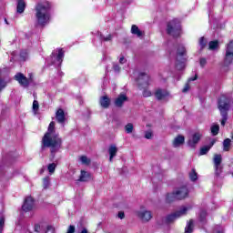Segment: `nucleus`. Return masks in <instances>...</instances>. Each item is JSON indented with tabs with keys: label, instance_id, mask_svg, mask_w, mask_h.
Wrapping results in <instances>:
<instances>
[{
	"label": "nucleus",
	"instance_id": "1",
	"mask_svg": "<svg viewBox=\"0 0 233 233\" xmlns=\"http://www.w3.org/2000/svg\"><path fill=\"white\" fill-rule=\"evenodd\" d=\"M56 133V122L51 121L47 132L45 133L44 137H42V150H45V148H50V154L51 157H56V154L61 150L63 147V138L59 137V134Z\"/></svg>",
	"mask_w": 233,
	"mask_h": 233
},
{
	"label": "nucleus",
	"instance_id": "2",
	"mask_svg": "<svg viewBox=\"0 0 233 233\" xmlns=\"http://www.w3.org/2000/svg\"><path fill=\"white\" fill-rule=\"evenodd\" d=\"M35 10L36 12L35 17L38 25L40 26H46L48 21H50V10H52V4L46 1L43 3H38Z\"/></svg>",
	"mask_w": 233,
	"mask_h": 233
},
{
	"label": "nucleus",
	"instance_id": "3",
	"mask_svg": "<svg viewBox=\"0 0 233 233\" xmlns=\"http://www.w3.org/2000/svg\"><path fill=\"white\" fill-rule=\"evenodd\" d=\"M230 98L227 95H221L218 99V108L222 117L220 123L221 127L227 125L228 121V111L230 110Z\"/></svg>",
	"mask_w": 233,
	"mask_h": 233
},
{
	"label": "nucleus",
	"instance_id": "4",
	"mask_svg": "<svg viewBox=\"0 0 233 233\" xmlns=\"http://www.w3.org/2000/svg\"><path fill=\"white\" fill-rule=\"evenodd\" d=\"M137 83L140 90L144 89L143 97H150L152 96V92L147 89L150 85V76H148V74L143 72L139 73Z\"/></svg>",
	"mask_w": 233,
	"mask_h": 233
},
{
	"label": "nucleus",
	"instance_id": "5",
	"mask_svg": "<svg viewBox=\"0 0 233 233\" xmlns=\"http://www.w3.org/2000/svg\"><path fill=\"white\" fill-rule=\"evenodd\" d=\"M166 32L167 35H172L177 39V37H181V21L177 18H173L172 20L167 23Z\"/></svg>",
	"mask_w": 233,
	"mask_h": 233
},
{
	"label": "nucleus",
	"instance_id": "6",
	"mask_svg": "<svg viewBox=\"0 0 233 233\" xmlns=\"http://www.w3.org/2000/svg\"><path fill=\"white\" fill-rule=\"evenodd\" d=\"M188 208L187 207L182 208L180 210L175 211L174 213L168 214L165 218V223L167 225H170L176 221V219H179L181 216H185Z\"/></svg>",
	"mask_w": 233,
	"mask_h": 233
},
{
	"label": "nucleus",
	"instance_id": "7",
	"mask_svg": "<svg viewBox=\"0 0 233 233\" xmlns=\"http://www.w3.org/2000/svg\"><path fill=\"white\" fill-rule=\"evenodd\" d=\"M175 194L177 201H183V199H187V198H188V194H190V191L188 190V187H187V186H182L177 188Z\"/></svg>",
	"mask_w": 233,
	"mask_h": 233
},
{
	"label": "nucleus",
	"instance_id": "8",
	"mask_svg": "<svg viewBox=\"0 0 233 233\" xmlns=\"http://www.w3.org/2000/svg\"><path fill=\"white\" fill-rule=\"evenodd\" d=\"M203 137V135L199 132H196L192 135V138L187 140V147H190V148H196L198 143L201 141V138Z\"/></svg>",
	"mask_w": 233,
	"mask_h": 233
},
{
	"label": "nucleus",
	"instance_id": "9",
	"mask_svg": "<svg viewBox=\"0 0 233 233\" xmlns=\"http://www.w3.org/2000/svg\"><path fill=\"white\" fill-rule=\"evenodd\" d=\"M34 209V198L26 197L22 205V210L24 212H30Z\"/></svg>",
	"mask_w": 233,
	"mask_h": 233
},
{
	"label": "nucleus",
	"instance_id": "10",
	"mask_svg": "<svg viewBox=\"0 0 233 233\" xmlns=\"http://www.w3.org/2000/svg\"><path fill=\"white\" fill-rule=\"evenodd\" d=\"M15 79L19 83V85H21V86H24L25 88H28L30 85V81L27 79L26 76H25L23 73H17L15 76Z\"/></svg>",
	"mask_w": 233,
	"mask_h": 233
},
{
	"label": "nucleus",
	"instance_id": "11",
	"mask_svg": "<svg viewBox=\"0 0 233 233\" xmlns=\"http://www.w3.org/2000/svg\"><path fill=\"white\" fill-rule=\"evenodd\" d=\"M168 96H170V93L167 89L158 88L155 92V97L157 101H163V99L168 97Z\"/></svg>",
	"mask_w": 233,
	"mask_h": 233
},
{
	"label": "nucleus",
	"instance_id": "12",
	"mask_svg": "<svg viewBox=\"0 0 233 233\" xmlns=\"http://www.w3.org/2000/svg\"><path fill=\"white\" fill-rule=\"evenodd\" d=\"M137 217L141 219V221L147 223L152 219V212L148 210L138 211Z\"/></svg>",
	"mask_w": 233,
	"mask_h": 233
},
{
	"label": "nucleus",
	"instance_id": "13",
	"mask_svg": "<svg viewBox=\"0 0 233 233\" xmlns=\"http://www.w3.org/2000/svg\"><path fill=\"white\" fill-rule=\"evenodd\" d=\"M125 101H128V96L125 94H120L116 99H115V106H117V108H121L123 105H125Z\"/></svg>",
	"mask_w": 233,
	"mask_h": 233
},
{
	"label": "nucleus",
	"instance_id": "14",
	"mask_svg": "<svg viewBox=\"0 0 233 233\" xmlns=\"http://www.w3.org/2000/svg\"><path fill=\"white\" fill-rule=\"evenodd\" d=\"M56 119L57 123H60V124H63L66 121V116L65 115V110H63V108H59L56 112Z\"/></svg>",
	"mask_w": 233,
	"mask_h": 233
},
{
	"label": "nucleus",
	"instance_id": "15",
	"mask_svg": "<svg viewBox=\"0 0 233 233\" xmlns=\"http://www.w3.org/2000/svg\"><path fill=\"white\" fill-rule=\"evenodd\" d=\"M92 175H90V173L85 170H81L80 177L76 181L79 183H86L87 181H90Z\"/></svg>",
	"mask_w": 233,
	"mask_h": 233
},
{
	"label": "nucleus",
	"instance_id": "16",
	"mask_svg": "<svg viewBox=\"0 0 233 233\" xmlns=\"http://www.w3.org/2000/svg\"><path fill=\"white\" fill-rule=\"evenodd\" d=\"M187 56V48L183 45H178L177 47V58L182 59Z\"/></svg>",
	"mask_w": 233,
	"mask_h": 233
},
{
	"label": "nucleus",
	"instance_id": "17",
	"mask_svg": "<svg viewBox=\"0 0 233 233\" xmlns=\"http://www.w3.org/2000/svg\"><path fill=\"white\" fill-rule=\"evenodd\" d=\"M108 152H109V161L110 163H112V161H114V157L117 156V147H116V145L109 146Z\"/></svg>",
	"mask_w": 233,
	"mask_h": 233
},
{
	"label": "nucleus",
	"instance_id": "18",
	"mask_svg": "<svg viewBox=\"0 0 233 233\" xmlns=\"http://www.w3.org/2000/svg\"><path fill=\"white\" fill-rule=\"evenodd\" d=\"M99 103L102 108H108L110 106V97L108 96H103L100 97Z\"/></svg>",
	"mask_w": 233,
	"mask_h": 233
},
{
	"label": "nucleus",
	"instance_id": "19",
	"mask_svg": "<svg viewBox=\"0 0 233 233\" xmlns=\"http://www.w3.org/2000/svg\"><path fill=\"white\" fill-rule=\"evenodd\" d=\"M26 8V2L25 0H17L16 12L17 14H23Z\"/></svg>",
	"mask_w": 233,
	"mask_h": 233
},
{
	"label": "nucleus",
	"instance_id": "20",
	"mask_svg": "<svg viewBox=\"0 0 233 233\" xmlns=\"http://www.w3.org/2000/svg\"><path fill=\"white\" fill-rule=\"evenodd\" d=\"M223 163V157L221 154H215L213 156V165L214 167H219Z\"/></svg>",
	"mask_w": 233,
	"mask_h": 233
},
{
	"label": "nucleus",
	"instance_id": "21",
	"mask_svg": "<svg viewBox=\"0 0 233 233\" xmlns=\"http://www.w3.org/2000/svg\"><path fill=\"white\" fill-rule=\"evenodd\" d=\"M185 143V137L183 135H177V137L173 140L174 147H180Z\"/></svg>",
	"mask_w": 233,
	"mask_h": 233
},
{
	"label": "nucleus",
	"instance_id": "22",
	"mask_svg": "<svg viewBox=\"0 0 233 233\" xmlns=\"http://www.w3.org/2000/svg\"><path fill=\"white\" fill-rule=\"evenodd\" d=\"M207 216H208V213L205 209H201L198 214V219L203 225H207Z\"/></svg>",
	"mask_w": 233,
	"mask_h": 233
},
{
	"label": "nucleus",
	"instance_id": "23",
	"mask_svg": "<svg viewBox=\"0 0 233 233\" xmlns=\"http://www.w3.org/2000/svg\"><path fill=\"white\" fill-rule=\"evenodd\" d=\"M174 201H177L176 191H173L172 193H167L166 195V203H174Z\"/></svg>",
	"mask_w": 233,
	"mask_h": 233
},
{
	"label": "nucleus",
	"instance_id": "24",
	"mask_svg": "<svg viewBox=\"0 0 233 233\" xmlns=\"http://www.w3.org/2000/svg\"><path fill=\"white\" fill-rule=\"evenodd\" d=\"M185 61H187L186 58H177V62L175 65L177 70H184L185 69Z\"/></svg>",
	"mask_w": 233,
	"mask_h": 233
},
{
	"label": "nucleus",
	"instance_id": "25",
	"mask_svg": "<svg viewBox=\"0 0 233 233\" xmlns=\"http://www.w3.org/2000/svg\"><path fill=\"white\" fill-rule=\"evenodd\" d=\"M131 34L137 35V37H143V31H140L139 27L136 25L131 26Z\"/></svg>",
	"mask_w": 233,
	"mask_h": 233
},
{
	"label": "nucleus",
	"instance_id": "26",
	"mask_svg": "<svg viewBox=\"0 0 233 233\" xmlns=\"http://www.w3.org/2000/svg\"><path fill=\"white\" fill-rule=\"evenodd\" d=\"M194 232V219H189L185 228V233Z\"/></svg>",
	"mask_w": 233,
	"mask_h": 233
},
{
	"label": "nucleus",
	"instance_id": "27",
	"mask_svg": "<svg viewBox=\"0 0 233 233\" xmlns=\"http://www.w3.org/2000/svg\"><path fill=\"white\" fill-rule=\"evenodd\" d=\"M232 61H233V55H231L230 53H226V56L224 58V65H226V66H228L232 65Z\"/></svg>",
	"mask_w": 233,
	"mask_h": 233
},
{
	"label": "nucleus",
	"instance_id": "28",
	"mask_svg": "<svg viewBox=\"0 0 233 233\" xmlns=\"http://www.w3.org/2000/svg\"><path fill=\"white\" fill-rule=\"evenodd\" d=\"M208 48L209 50H218V48H219V41L218 40L210 41L208 44Z\"/></svg>",
	"mask_w": 233,
	"mask_h": 233
},
{
	"label": "nucleus",
	"instance_id": "29",
	"mask_svg": "<svg viewBox=\"0 0 233 233\" xmlns=\"http://www.w3.org/2000/svg\"><path fill=\"white\" fill-rule=\"evenodd\" d=\"M230 143H231L230 138L224 139V141H223V150H224V152H228V150H230Z\"/></svg>",
	"mask_w": 233,
	"mask_h": 233
},
{
	"label": "nucleus",
	"instance_id": "30",
	"mask_svg": "<svg viewBox=\"0 0 233 233\" xmlns=\"http://www.w3.org/2000/svg\"><path fill=\"white\" fill-rule=\"evenodd\" d=\"M63 57H65V51L63 48L58 49V54L56 56V61L58 63H63Z\"/></svg>",
	"mask_w": 233,
	"mask_h": 233
},
{
	"label": "nucleus",
	"instance_id": "31",
	"mask_svg": "<svg viewBox=\"0 0 233 233\" xmlns=\"http://www.w3.org/2000/svg\"><path fill=\"white\" fill-rule=\"evenodd\" d=\"M214 170L216 177H219L223 174V166H214Z\"/></svg>",
	"mask_w": 233,
	"mask_h": 233
},
{
	"label": "nucleus",
	"instance_id": "32",
	"mask_svg": "<svg viewBox=\"0 0 233 233\" xmlns=\"http://www.w3.org/2000/svg\"><path fill=\"white\" fill-rule=\"evenodd\" d=\"M208 152H210V147L204 146V147H200V151H199L198 155L199 156H207V154H208Z\"/></svg>",
	"mask_w": 233,
	"mask_h": 233
},
{
	"label": "nucleus",
	"instance_id": "33",
	"mask_svg": "<svg viewBox=\"0 0 233 233\" xmlns=\"http://www.w3.org/2000/svg\"><path fill=\"white\" fill-rule=\"evenodd\" d=\"M189 179L191 181H198V172H196V168H192L189 173Z\"/></svg>",
	"mask_w": 233,
	"mask_h": 233
},
{
	"label": "nucleus",
	"instance_id": "34",
	"mask_svg": "<svg viewBox=\"0 0 233 233\" xmlns=\"http://www.w3.org/2000/svg\"><path fill=\"white\" fill-rule=\"evenodd\" d=\"M212 136H218L219 134V125L216 124L211 127Z\"/></svg>",
	"mask_w": 233,
	"mask_h": 233
},
{
	"label": "nucleus",
	"instance_id": "35",
	"mask_svg": "<svg viewBox=\"0 0 233 233\" xmlns=\"http://www.w3.org/2000/svg\"><path fill=\"white\" fill-rule=\"evenodd\" d=\"M79 160L81 161L82 165H90L91 160L86 156H81L79 157Z\"/></svg>",
	"mask_w": 233,
	"mask_h": 233
},
{
	"label": "nucleus",
	"instance_id": "36",
	"mask_svg": "<svg viewBox=\"0 0 233 233\" xmlns=\"http://www.w3.org/2000/svg\"><path fill=\"white\" fill-rule=\"evenodd\" d=\"M125 130L127 134H132V132H134V124L128 123L127 125H126Z\"/></svg>",
	"mask_w": 233,
	"mask_h": 233
},
{
	"label": "nucleus",
	"instance_id": "37",
	"mask_svg": "<svg viewBox=\"0 0 233 233\" xmlns=\"http://www.w3.org/2000/svg\"><path fill=\"white\" fill-rule=\"evenodd\" d=\"M198 43H199L200 50H203L204 48L207 47V39H205V36L200 37Z\"/></svg>",
	"mask_w": 233,
	"mask_h": 233
},
{
	"label": "nucleus",
	"instance_id": "38",
	"mask_svg": "<svg viewBox=\"0 0 233 233\" xmlns=\"http://www.w3.org/2000/svg\"><path fill=\"white\" fill-rule=\"evenodd\" d=\"M226 54L233 55V40H231L226 47Z\"/></svg>",
	"mask_w": 233,
	"mask_h": 233
},
{
	"label": "nucleus",
	"instance_id": "39",
	"mask_svg": "<svg viewBox=\"0 0 233 233\" xmlns=\"http://www.w3.org/2000/svg\"><path fill=\"white\" fill-rule=\"evenodd\" d=\"M57 167V164L56 163H51L47 166V170L49 172V174H54V172H56V168Z\"/></svg>",
	"mask_w": 233,
	"mask_h": 233
},
{
	"label": "nucleus",
	"instance_id": "40",
	"mask_svg": "<svg viewBox=\"0 0 233 233\" xmlns=\"http://www.w3.org/2000/svg\"><path fill=\"white\" fill-rule=\"evenodd\" d=\"M5 217H0V233H3V230H5Z\"/></svg>",
	"mask_w": 233,
	"mask_h": 233
},
{
	"label": "nucleus",
	"instance_id": "41",
	"mask_svg": "<svg viewBox=\"0 0 233 233\" xmlns=\"http://www.w3.org/2000/svg\"><path fill=\"white\" fill-rule=\"evenodd\" d=\"M100 39H102V41H112V35L109 34L108 35L105 36L102 34L100 35Z\"/></svg>",
	"mask_w": 233,
	"mask_h": 233
},
{
	"label": "nucleus",
	"instance_id": "42",
	"mask_svg": "<svg viewBox=\"0 0 233 233\" xmlns=\"http://www.w3.org/2000/svg\"><path fill=\"white\" fill-rule=\"evenodd\" d=\"M46 233H56V228L52 225H48L46 227Z\"/></svg>",
	"mask_w": 233,
	"mask_h": 233
},
{
	"label": "nucleus",
	"instance_id": "43",
	"mask_svg": "<svg viewBox=\"0 0 233 233\" xmlns=\"http://www.w3.org/2000/svg\"><path fill=\"white\" fill-rule=\"evenodd\" d=\"M33 110L34 112H37V110H39V102L37 100L33 101Z\"/></svg>",
	"mask_w": 233,
	"mask_h": 233
},
{
	"label": "nucleus",
	"instance_id": "44",
	"mask_svg": "<svg viewBox=\"0 0 233 233\" xmlns=\"http://www.w3.org/2000/svg\"><path fill=\"white\" fill-rule=\"evenodd\" d=\"M154 133L152 132V130H148L145 132V138L146 139H150L151 137H153Z\"/></svg>",
	"mask_w": 233,
	"mask_h": 233
},
{
	"label": "nucleus",
	"instance_id": "45",
	"mask_svg": "<svg viewBox=\"0 0 233 233\" xmlns=\"http://www.w3.org/2000/svg\"><path fill=\"white\" fill-rule=\"evenodd\" d=\"M66 233H76V226L70 225V226L67 228Z\"/></svg>",
	"mask_w": 233,
	"mask_h": 233
},
{
	"label": "nucleus",
	"instance_id": "46",
	"mask_svg": "<svg viewBox=\"0 0 233 233\" xmlns=\"http://www.w3.org/2000/svg\"><path fill=\"white\" fill-rule=\"evenodd\" d=\"M34 230L36 233H41L42 228L40 224H35Z\"/></svg>",
	"mask_w": 233,
	"mask_h": 233
},
{
	"label": "nucleus",
	"instance_id": "47",
	"mask_svg": "<svg viewBox=\"0 0 233 233\" xmlns=\"http://www.w3.org/2000/svg\"><path fill=\"white\" fill-rule=\"evenodd\" d=\"M190 90V84L188 82L185 85L184 88L182 89L183 94H187Z\"/></svg>",
	"mask_w": 233,
	"mask_h": 233
},
{
	"label": "nucleus",
	"instance_id": "48",
	"mask_svg": "<svg viewBox=\"0 0 233 233\" xmlns=\"http://www.w3.org/2000/svg\"><path fill=\"white\" fill-rule=\"evenodd\" d=\"M200 66L201 68H205V66H207V59L206 58H200Z\"/></svg>",
	"mask_w": 233,
	"mask_h": 233
},
{
	"label": "nucleus",
	"instance_id": "49",
	"mask_svg": "<svg viewBox=\"0 0 233 233\" xmlns=\"http://www.w3.org/2000/svg\"><path fill=\"white\" fill-rule=\"evenodd\" d=\"M113 70L115 72H120L121 71V66H119V65H114L113 66Z\"/></svg>",
	"mask_w": 233,
	"mask_h": 233
},
{
	"label": "nucleus",
	"instance_id": "50",
	"mask_svg": "<svg viewBox=\"0 0 233 233\" xmlns=\"http://www.w3.org/2000/svg\"><path fill=\"white\" fill-rule=\"evenodd\" d=\"M118 218L119 219H125V212L123 211L118 212Z\"/></svg>",
	"mask_w": 233,
	"mask_h": 233
},
{
	"label": "nucleus",
	"instance_id": "51",
	"mask_svg": "<svg viewBox=\"0 0 233 233\" xmlns=\"http://www.w3.org/2000/svg\"><path fill=\"white\" fill-rule=\"evenodd\" d=\"M214 145H216V139H212L209 145H208V147H209V149H210L214 147Z\"/></svg>",
	"mask_w": 233,
	"mask_h": 233
},
{
	"label": "nucleus",
	"instance_id": "52",
	"mask_svg": "<svg viewBox=\"0 0 233 233\" xmlns=\"http://www.w3.org/2000/svg\"><path fill=\"white\" fill-rule=\"evenodd\" d=\"M198 79V75H195V76L188 78V83L192 81H196Z\"/></svg>",
	"mask_w": 233,
	"mask_h": 233
},
{
	"label": "nucleus",
	"instance_id": "53",
	"mask_svg": "<svg viewBox=\"0 0 233 233\" xmlns=\"http://www.w3.org/2000/svg\"><path fill=\"white\" fill-rule=\"evenodd\" d=\"M119 63H120V65H123L125 63V56H121L119 58Z\"/></svg>",
	"mask_w": 233,
	"mask_h": 233
},
{
	"label": "nucleus",
	"instance_id": "54",
	"mask_svg": "<svg viewBox=\"0 0 233 233\" xmlns=\"http://www.w3.org/2000/svg\"><path fill=\"white\" fill-rule=\"evenodd\" d=\"M217 233H223V231H221V230H218V231H217Z\"/></svg>",
	"mask_w": 233,
	"mask_h": 233
},
{
	"label": "nucleus",
	"instance_id": "55",
	"mask_svg": "<svg viewBox=\"0 0 233 233\" xmlns=\"http://www.w3.org/2000/svg\"><path fill=\"white\" fill-rule=\"evenodd\" d=\"M5 21L6 25H8V21L6 19H5Z\"/></svg>",
	"mask_w": 233,
	"mask_h": 233
}]
</instances>
